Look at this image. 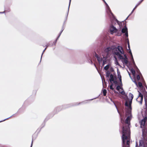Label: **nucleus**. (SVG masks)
<instances>
[{
  "mask_svg": "<svg viewBox=\"0 0 147 147\" xmlns=\"http://www.w3.org/2000/svg\"><path fill=\"white\" fill-rule=\"evenodd\" d=\"M111 83V85L110 86V88L112 90H114V88H113V84L112 82Z\"/></svg>",
  "mask_w": 147,
  "mask_h": 147,
  "instance_id": "a878e982",
  "label": "nucleus"
},
{
  "mask_svg": "<svg viewBox=\"0 0 147 147\" xmlns=\"http://www.w3.org/2000/svg\"><path fill=\"white\" fill-rule=\"evenodd\" d=\"M64 30V28H63V27H62V28L61 31H60V32L59 33V34L58 35V36L57 37V39H59V37L60 36L62 32H63V31Z\"/></svg>",
  "mask_w": 147,
  "mask_h": 147,
  "instance_id": "dca6fc26",
  "label": "nucleus"
},
{
  "mask_svg": "<svg viewBox=\"0 0 147 147\" xmlns=\"http://www.w3.org/2000/svg\"><path fill=\"white\" fill-rule=\"evenodd\" d=\"M144 88V90H145V88Z\"/></svg>",
  "mask_w": 147,
  "mask_h": 147,
  "instance_id": "338daca9",
  "label": "nucleus"
},
{
  "mask_svg": "<svg viewBox=\"0 0 147 147\" xmlns=\"http://www.w3.org/2000/svg\"><path fill=\"white\" fill-rule=\"evenodd\" d=\"M5 9L6 10H5V11H6L7 12H9L10 11V9L9 8H8L7 9V10H6V9Z\"/></svg>",
  "mask_w": 147,
  "mask_h": 147,
  "instance_id": "a19ab883",
  "label": "nucleus"
},
{
  "mask_svg": "<svg viewBox=\"0 0 147 147\" xmlns=\"http://www.w3.org/2000/svg\"><path fill=\"white\" fill-rule=\"evenodd\" d=\"M45 50H44V51H43V52H42V55H41V59H40V61H41V58H42V54H43V53H44V52L45 51Z\"/></svg>",
  "mask_w": 147,
  "mask_h": 147,
  "instance_id": "09e8293b",
  "label": "nucleus"
},
{
  "mask_svg": "<svg viewBox=\"0 0 147 147\" xmlns=\"http://www.w3.org/2000/svg\"><path fill=\"white\" fill-rule=\"evenodd\" d=\"M71 0H69V6H68V11H69V7H70V3H71Z\"/></svg>",
  "mask_w": 147,
  "mask_h": 147,
  "instance_id": "473e14b6",
  "label": "nucleus"
},
{
  "mask_svg": "<svg viewBox=\"0 0 147 147\" xmlns=\"http://www.w3.org/2000/svg\"><path fill=\"white\" fill-rule=\"evenodd\" d=\"M58 39H57V38L54 41V42H53L54 44V45H55V44L57 42V40Z\"/></svg>",
  "mask_w": 147,
  "mask_h": 147,
  "instance_id": "ea45409f",
  "label": "nucleus"
},
{
  "mask_svg": "<svg viewBox=\"0 0 147 147\" xmlns=\"http://www.w3.org/2000/svg\"><path fill=\"white\" fill-rule=\"evenodd\" d=\"M144 86H145L146 88V89L147 90V86H146V84L145 83V84H144Z\"/></svg>",
  "mask_w": 147,
  "mask_h": 147,
  "instance_id": "864d4df0",
  "label": "nucleus"
},
{
  "mask_svg": "<svg viewBox=\"0 0 147 147\" xmlns=\"http://www.w3.org/2000/svg\"><path fill=\"white\" fill-rule=\"evenodd\" d=\"M4 12H5V11H3V12H0V13H4Z\"/></svg>",
  "mask_w": 147,
  "mask_h": 147,
  "instance_id": "6e6d98bb",
  "label": "nucleus"
},
{
  "mask_svg": "<svg viewBox=\"0 0 147 147\" xmlns=\"http://www.w3.org/2000/svg\"><path fill=\"white\" fill-rule=\"evenodd\" d=\"M127 98L128 99V96H127Z\"/></svg>",
  "mask_w": 147,
  "mask_h": 147,
  "instance_id": "774afa93",
  "label": "nucleus"
},
{
  "mask_svg": "<svg viewBox=\"0 0 147 147\" xmlns=\"http://www.w3.org/2000/svg\"><path fill=\"white\" fill-rule=\"evenodd\" d=\"M132 61V63H133V65H134V66H136V64H135V62H134V60H133V61Z\"/></svg>",
  "mask_w": 147,
  "mask_h": 147,
  "instance_id": "58836bf2",
  "label": "nucleus"
},
{
  "mask_svg": "<svg viewBox=\"0 0 147 147\" xmlns=\"http://www.w3.org/2000/svg\"><path fill=\"white\" fill-rule=\"evenodd\" d=\"M128 72V74H129V75L130 76V78H131V75H130V74L129 72Z\"/></svg>",
  "mask_w": 147,
  "mask_h": 147,
  "instance_id": "5fc2aeb1",
  "label": "nucleus"
},
{
  "mask_svg": "<svg viewBox=\"0 0 147 147\" xmlns=\"http://www.w3.org/2000/svg\"><path fill=\"white\" fill-rule=\"evenodd\" d=\"M136 78L138 80H139L140 79V76L139 75H137Z\"/></svg>",
  "mask_w": 147,
  "mask_h": 147,
  "instance_id": "72a5a7b5",
  "label": "nucleus"
},
{
  "mask_svg": "<svg viewBox=\"0 0 147 147\" xmlns=\"http://www.w3.org/2000/svg\"><path fill=\"white\" fill-rule=\"evenodd\" d=\"M144 98L145 102V105H146V106L147 105V98L146 97H144Z\"/></svg>",
  "mask_w": 147,
  "mask_h": 147,
  "instance_id": "393cba45",
  "label": "nucleus"
},
{
  "mask_svg": "<svg viewBox=\"0 0 147 147\" xmlns=\"http://www.w3.org/2000/svg\"><path fill=\"white\" fill-rule=\"evenodd\" d=\"M129 97L131 98V100H132L134 97V96L131 93H129Z\"/></svg>",
  "mask_w": 147,
  "mask_h": 147,
  "instance_id": "6ab92c4d",
  "label": "nucleus"
},
{
  "mask_svg": "<svg viewBox=\"0 0 147 147\" xmlns=\"http://www.w3.org/2000/svg\"><path fill=\"white\" fill-rule=\"evenodd\" d=\"M129 97L131 98V100H132L134 97V96L131 93H129Z\"/></svg>",
  "mask_w": 147,
  "mask_h": 147,
  "instance_id": "aec40b11",
  "label": "nucleus"
},
{
  "mask_svg": "<svg viewBox=\"0 0 147 147\" xmlns=\"http://www.w3.org/2000/svg\"><path fill=\"white\" fill-rule=\"evenodd\" d=\"M32 143H33V141H32V142H31V146H30V147H32Z\"/></svg>",
  "mask_w": 147,
  "mask_h": 147,
  "instance_id": "603ef678",
  "label": "nucleus"
},
{
  "mask_svg": "<svg viewBox=\"0 0 147 147\" xmlns=\"http://www.w3.org/2000/svg\"><path fill=\"white\" fill-rule=\"evenodd\" d=\"M102 1L104 2L106 6L108 5L107 3L106 2L105 0H102Z\"/></svg>",
  "mask_w": 147,
  "mask_h": 147,
  "instance_id": "79ce46f5",
  "label": "nucleus"
},
{
  "mask_svg": "<svg viewBox=\"0 0 147 147\" xmlns=\"http://www.w3.org/2000/svg\"><path fill=\"white\" fill-rule=\"evenodd\" d=\"M81 103H79L78 105H79V104H80Z\"/></svg>",
  "mask_w": 147,
  "mask_h": 147,
  "instance_id": "69168bd1",
  "label": "nucleus"
},
{
  "mask_svg": "<svg viewBox=\"0 0 147 147\" xmlns=\"http://www.w3.org/2000/svg\"><path fill=\"white\" fill-rule=\"evenodd\" d=\"M109 65H107L106 66H105L104 67V69L106 70H107L109 68Z\"/></svg>",
  "mask_w": 147,
  "mask_h": 147,
  "instance_id": "412c9836",
  "label": "nucleus"
},
{
  "mask_svg": "<svg viewBox=\"0 0 147 147\" xmlns=\"http://www.w3.org/2000/svg\"><path fill=\"white\" fill-rule=\"evenodd\" d=\"M47 49V47H46L45 49V50L46 49Z\"/></svg>",
  "mask_w": 147,
  "mask_h": 147,
  "instance_id": "680f3d73",
  "label": "nucleus"
},
{
  "mask_svg": "<svg viewBox=\"0 0 147 147\" xmlns=\"http://www.w3.org/2000/svg\"><path fill=\"white\" fill-rule=\"evenodd\" d=\"M106 63V60H104L103 61V65H104Z\"/></svg>",
  "mask_w": 147,
  "mask_h": 147,
  "instance_id": "f704fd0d",
  "label": "nucleus"
},
{
  "mask_svg": "<svg viewBox=\"0 0 147 147\" xmlns=\"http://www.w3.org/2000/svg\"><path fill=\"white\" fill-rule=\"evenodd\" d=\"M98 97H97L95 98H92V99H90V100H93V99H96V98H98Z\"/></svg>",
  "mask_w": 147,
  "mask_h": 147,
  "instance_id": "3c124183",
  "label": "nucleus"
},
{
  "mask_svg": "<svg viewBox=\"0 0 147 147\" xmlns=\"http://www.w3.org/2000/svg\"><path fill=\"white\" fill-rule=\"evenodd\" d=\"M115 107H116V108H117V112H118V113H119V115H120V116H121V114H120V113L119 111V110H118L117 108V107L116 106V105H115Z\"/></svg>",
  "mask_w": 147,
  "mask_h": 147,
  "instance_id": "37998d69",
  "label": "nucleus"
},
{
  "mask_svg": "<svg viewBox=\"0 0 147 147\" xmlns=\"http://www.w3.org/2000/svg\"><path fill=\"white\" fill-rule=\"evenodd\" d=\"M124 56L125 57V59H127V58L126 56V55H124Z\"/></svg>",
  "mask_w": 147,
  "mask_h": 147,
  "instance_id": "49530a36",
  "label": "nucleus"
},
{
  "mask_svg": "<svg viewBox=\"0 0 147 147\" xmlns=\"http://www.w3.org/2000/svg\"><path fill=\"white\" fill-rule=\"evenodd\" d=\"M131 60L132 61L133 60H134V59H133V55H131Z\"/></svg>",
  "mask_w": 147,
  "mask_h": 147,
  "instance_id": "a18cd8bd",
  "label": "nucleus"
},
{
  "mask_svg": "<svg viewBox=\"0 0 147 147\" xmlns=\"http://www.w3.org/2000/svg\"><path fill=\"white\" fill-rule=\"evenodd\" d=\"M138 92L139 93V95L138 97L136 98V100L141 105L142 104V102L143 98V95L139 91H138Z\"/></svg>",
  "mask_w": 147,
  "mask_h": 147,
  "instance_id": "39448f33",
  "label": "nucleus"
},
{
  "mask_svg": "<svg viewBox=\"0 0 147 147\" xmlns=\"http://www.w3.org/2000/svg\"><path fill=\"white\" fill-rule=\"evenodd\" d=\"M68 12H68V11H67V16H66V18L65 20V22H64V23L63 25H64V23H65V21L67 20V16H68ZM63 26H64V25H63Z\"/></svg>",
  "mask_w": 147,
  "mask_h": 147,
  "instance_id": "2f4dec72",
  "label": "nucleus"
},
{
  "mask_svg": "<svg viewBox=\"0 0 147 147\" xmlns=\"http://www.w3.org/2000/svg\"><path fill=\"white\" fill-rule=\"evenodd\" d=\"M115 57V59H116V57Z\"/></svg>",
  "mask_w": 147,
  "mask_h": 147,
  "instance_id": "0e129e2a",
  "label": "nucleus"
},
{
  "mask_svg": "<svg viewBox=\"0 0 147 147\" xmlns=\"http://www.w3.org/2000/svg\"><path fill=\"white\" fill-rule=\"evenodd\" d=\"M119 79V82H120V83H119V84H120V86H122V83L121 78Z\"/></svg>",
  "mask_w": 147,
  "mask_h": 147,
  "instance_id": "7c9ffc66",
  "label": "nucleus"
},
{
  "mask_svg": "<svg viewBox=\"0 0 147 147\" xmlns=\"http://www.w3.org/2000/svg\"><path fill=\"white\" fill-rule=\"evenodd\" d=\"M121 32L123 33H125L124 35L127 38L128 37V29L126 24L124 25V28L121 30Z\"/></svg>",
  "mask_w": 147,
  "mask_h": 147,
  "instance_id": "423d86ee",
  "label": "nucleus"
},
{
  "mask_svg": "<svg viewBox=\"0 0 147 147\" xmlns=\"http://www.w3.org/2000/svg\"><path fill=\"white\" fill-rule=\"evenodd\" d=\"M114 90V92L115 93H116L117 92H116V91L114 89V90Z\"/></svg>",
  "mask_w": 147,
  "mask_h": 147,
  "instance_id": "4d7b16f0",
  "label": "nucleus"
},
{
  "mask_svg": "<svg viewBox=\"0 0 147 147\" xmlns=\"http://www.w3.org/2000/svg\"><path fill=\"white\" fill-rule=\"evenodd\" d=\"M127 45H128V50H130V46L129 42H128V43Z\"/></svg>",
  "mask_w": 147,
  "mask_h": 147,
  "instance_id": "c9c22d12",
  "label": "nucleus"
},
{
  "mask_svg": "<svg viewBox=\"0 0 147 147\" xmlns=\"http://www.w3.org/2000/svg\"><path fill=\"white\" fill-rule=\"evenodd\" d=\"M121 94L123 95H124L125 94V92L123 90L121 92Z\"/></svg>",
  "mask_w": 147,
  "mask_h": 147,
  "instance_id": "e433bc0d",
  "label": "nucleus"
},
{
  "mask_svg": "<svg viewBox=\"0 0 147 147\" xmlns=\"http://www.w3.org/2000/svg\"><path fill=\"white\" fill-rule=\"evenodd\" d=\"M69 107H70V106H69L66 105H64L63 106L58 107L55 109L54 110V111L55 112L56 111H60L62 109L67 108Z\"/></svg>",
  "mask_w": 147,
  "mask_h": 147,
  "instance_id": "1a4fd4ad",
  "label": "nucleus"
},
{
  "mask_svg": "<svg viewBox=\"0 0 147 147\" xmlns=\"http://www.w3.org/2000/svg\"><path fill=\"white\" fill-rule=\"evenodd\" d=\"M110 71L111 72H113L114 71V69L112 67H111L110 69Z\"/></svg>",
  "mask_w": 147,
  "mask_h": 147,
  "instance_id": "c756f323",
  "label": "nucleus"
},
{
  "mask_svg": "<svg viewBox=\"0 0 147 147\" xmlns=\"http://www.w3.org/2000/svg\"><path fill=\"white\" fill-rule=\"evenodd\" d=\"M132 103V100H130L129 102V104L127 101H126L125 105L126 107H128V109L127 110H130L131 111L132 107H131V105Z\"/></svg>",
  "mask_w": 147,
  "mask_h": 147,
  "instance_id": "6e6552de",
  "label": "nucleus"
},
{
  "mask_svg": "<svg viewBox=\"0 0 147 147\" xmlns=\"http://www.w3.org/2000/svg\"><path fill=\"white\" fill-rule=\"evenodd\" d=\"M114 76L112 74H111L110 75V78L109 79V81H110L111 83L112 82H113V83L116 85L118 84V82L116 80H114Z\"/></svg>",
  "mask_w": 147,
  "mask_h": 147,
  "instance_id": "9d476101",
  "label": "nucleus"
},
{
  "mask_svg": "<svg viewBox=\"0 0 147 147\" xmlns=\"http://www.w3.org/2000/svg\"><path fill=\"white\" fill-rule=\"evenodd\" d=\"M103 94L104 96H105L107 94V90L106 89H104L103 90Z\"/></svg>",
  "mask_w": 147,
  "mask_h": 147,
  "instance_id": "4be33fe9",
  "label": "nucleus"
},
{
  "mask_svg": "<svg viewBox=\"0 0 147 147\" xmlns=\"http://www.w3.org/2000/svg\"><path fill=\"white\" fill-rule=\"evenodd\" d=\"M120 89H121V88L118 85L117 86L116 89L117 90L119 91Z\"/></svg>",
  "mask_w": 147,
  "mask_h": 147,
  "instance_id": "cd10ccee",
  "label": "nucleus"
},
{
  "mask_svg": "<svg viewBox=\"0 0 147 147\" xmlns=\"http://www.w3.org/2000/svg\"><path fill=\"white\" fill-rule=\"evenodd\" d=\"M131 71L132 74L134 76L135 74V70L133 68H132L131 69Z\"/></svg>",
  "mask_w": 147,
  "mask_h": 147,
  "instance_id": "a211bd4d",
  "label": "nucleus"
},
{
  "mask_svg": "<svg viewBox=\"0 0 147 147\" xmlns=\"http://www.w3.org/2000/svg\"><path fill=\"white\" fill-rule=\"evenodd\" d=\"M90 63L91 64H92L93 63V62L92 60H90Z\"/></svg>",
  "mask_w": 147,
  "mask_h": 147,
  "instance_id": "13d9d810",
  "label": "nucleus"
},
{
  "mask_svg": "<svg viewBox=\"0 0 147 147\" xmlns=\"http://www.w3.org/2000/svg\"><path fill=\"white\" fill-rule=\"evenodd\" d=\"M138 85L140 87H142V88H144V87L142 86V83L141 82H138Z\"/></svg>",
  "mask_w": 147,
  "mask_h": 147,
  "instance_id": "bb28decb",
  "label": "nucleus"
},
{
  "mask_svg": "<svg viewBox=\"0 0 147 147\" xmlns=\"http://www.w3.org/2000/svg\"><path fill=\"white\" fill-rule=\"evenodd\" d=\"M94 66H95V67H96V65H95V64H94Z\"/></svg>",
  "mask_w": 147,
  "mask_h": 147,
  "instance_id": "e2e57ef3",
  "label": "nucleus"
},
{
  "mask_svg": "<svg viewBox=\"0 0 147 147\" xmlns=\"http://www.w3.org/2000/svg\"><path fill=\"white\" fill-rule=\"evenodd\" d=\"M95 56L99 62L100 63L102 61V58L100 57L96 52L95 53Z\"/></svg>",
  "mask_w": 147,
  "mask_h": 147,
  "instance_id": "f8f14e48",
  "label": "nucleus"
},
{
  "mask_svg": "<svg viewBox=\"0 0 147 147\" xmlns=\"http://www.w3.org/2000/svg\"><path fill=\"white\" fill-rule=\"evenodd\" d=\"M106 9L107 12L108 14V15L111 20H112V19H115V17L112 12L108 5L106 6Z\"/></svg>",
  "mask_w": 147,
  "mask_h": 147,
  "instance_id": "20e7f679",
  "label": "nucleus"
},
{
  "mask_svg": "<svg viewBox=\"0 0 147 147\" xmlns=\"http://www.w3.org/2000/svg\"><path fill=\"white\" fill-rule=\"evenodd\" d=\"M143 1L142 0H140L136 5L135 7L133 9V10H132L131 13H130V14L129 15V16L127 18L124 20L125 21V20H126L127 18L128 17L130 16L133 13V12L134 11L135 9L139 5H140V4L142 2V1Z\"/></svg>",
  "mask_w": 147,
  "mask_h": 147,
  "instance_id": "9b49d317",
  "label": "nucleus"
},
{
  "mask_svg": "<svg viewBox=\"0 0 147 147\" xmlns=\"http://www.w3.org/2000/svg\"><path fill=\"white\" fill-rule=\"evenodd\" d=\"M122 147H129V144L130 143L129 140H127L126 144H125V140L127 139V138L129 137L130 136V128L128 126L125 127V128L123 127H122Z\"/></svg>",
  "mask_w": 147,
  "mask_h": 147,
  "instance_id": "f257e3e1",
  "label": "nucleus"
},
{
  "mask_svg": "<svg viewBox=\"0 0 147 147\" xmlns=\"http://www.w3.org/2000/svg\"><path fill=\"white\" fill-rule=\"evenodd\" d=\"M115 20L118 24L119 25V27L120 28H121L122 27V22H123V21L122 22H120L118 20H117L115 18V19H112V20Z\"/></svg>",
  "mask_w": 147,
  "mask_h": 147,
  "instance_id": "4468645a",
  "label": "nucleus"
},
{
  "mask_svg": "<svg viewBox=\"0 0 147 147\" xmlns=\"http://www.w3.org/2000/svg\"><path fill=\"white\" fill-rule=\"evenodd\" d=\"M118 71V69H117V71ZM117 74H118V78L119 79H121V76L120 74H119L118 71L117 72Z\"/></svg>",
  "mask_w": 147,
  "mask_h": 147,
  "instance_id": "b1692460",
  "label": "nucleus"
},
{
  "mask_svg": "<svg viewBox=\"0 0 147 147\" xmlns=\"http://www.w3.org/2000/svg\"><path fill=\"white\" fill-rule=\"evenodd\" d=\"M114 53L119 56V58L120 59H123L124 58L121 55V54H123L124 52L123 48L120 46H118L117 47L114 48L113 49Z\"/></svg>",
  "mask_w": 147,
  "mask_h": 147,
  "instance_id": "f03ea898",
  "label": "nucleus"
},
{
  "mask_svg": "<svg viewBox=\"0 0 147 147\" xmlns=\"http://www.w3.org/2000/svg\"><path fill=\"white\" fill-rule=\"evenodd\" d=\"M114 80H116V79H117V76L116 75L114 76Z\"/></svg>",
  "mask_w": 147,
  "mask_h": 147,
  "instance_id": "c03bdc74",
  "label": "nucleus"
},
{
  "mask_svg": "<svg viewBox=\"0 0 147 147\" xmlns=\"http://www.w3.org/2000/svg\"><path fill=\"white\" fill-rule=\"evenodd\" d=\"M134 82L135 84L137 85V82L135 80H134V81H133Z\"/></svg>",
  "mask_w": 147,
  "mask_h": 147,
  "instance_id": "de8ad7c7",
  "label": "nucleus"
},
{
  "mask_svg": "<svg viewBox=\"0 0 147 147\" xmlns=\"http://www.w3.org/2000/svg\"><path fill=\"white\" fill-rule=\"evenodd\" d=\"M131 113V112L130 110H127L125 115L127 117L125 120V123L127 124V126L126 125H123V127H124L125 128L126 127L128 126L129 127V125L130 124V121L132 118V116Z\"/></svg>",
  "mask_w": 147,
  "mask_h": 147,
  "instance_id": "7ed1b4c3",
  "label": "nucleus"
},
{
  "mask_svg": "<svg viewBox=\"0 0 147 147\" xmlns=\"http://www.w3.org/2000/svg\"><path fill=\"white\" fill-rule=\"evenodd\" d=\"M18 114V113L17 112L16 113L13 114L12 115H11V116L9 117L8 118H6V119H4V120H3L2 121H0V122H3V121L6 120L7 119H9V118H10V117H12L15 116L16 115H17Z\"/></svg>",
  "mask_w": 147,
  "mask_h": 147,
  "instance_id": "2eb2a0df",
  "label": "nucleus"
},
{
  "mask_svg": "<svg viewBox=\"0 0 147 147\" xmlns=\"http://www.w3.org/2000/svg\"><path fill=\"white\" fill-rule=\"evenodd\" d=\"M116 33H117V35L118 36H120L122 35V33L121 32H119L117 31Z\"/></svg>",
  "mask_w": 147,
  "mask_h": 147,
  "instance_id": "5701e85b",
  "label": "nucleus"
},
{
  "mask_svg": "<svg viewBox=\"0 0 147 147\" xmlns=\"http://www.w3.org/2000/svg\"><path fill=\"white\" fill-rule=\"evenodd\" d=\"M129 50V52L130 54V55H132V53H131V49H130V50Z\"/></svg>",
  "mask_w": 147,
  "mask_h": 147,
  "instance_id": "4c0bfd02",
  "label": "nucleus"
},
{
  "mask_svg": "<svg viewBox=\"0 0 147 147\" xmlns=\"http://www.w3.org/2000/svg\"><path fill=\"white\" fill-rule=\"evenodd\" d=\"M109 30L111 34H113L114 33H116L118 31V30L114 26L113 24L110 25L109 27Z\"/></svg>",
  "mask_w": 147,
  "mask_h": 147,
  "instance_id": "0eeeda50",
  "label": "nucleus"
},
{
  "mask_svg": "<svg viewBox=\"0 0 147 147\" xmlns=\"http://www.w3.org/2000/svg\"><path fill=\"white\" fill-rule=\"evenodd\" d=\"M117 64V65H118V64H119V63L117 62V64Z\"/></svg>",
  "mask_w": 147,
  "mask_h": 147,
  "instance_id": "052dcab7",
  "label": "nucleus"
},
{
  "mask_svg": "<svg viewBox=\"0 0 147 147\" xmlns=\"http://www.w3.org/2000/svg\"><path fill=\"white\" fill-rule=\"evenodd\" d=\"M112 50V48L110 47H107L105 48L104 49V52L107 53V54L108 55L109 53V52L111 51Z\"/></svg>",
  "mask_w": 147,
  "mask_h": 147,
  "instance_id": "ddd939ff",
  "label": "nucleus"
},
{
  "mask_svg": "<svg viewBox=\"0 0 147 147\" xmlns=\"http://www.w3.org/2000/svg\"><path fill=\"white\" fill-rule=\"evenodd\" d=\"M124 60V62L125 63V64H127L128 63V61L127 60V59H125V58L123 59Z\"/></svg>",
  "mask_w": 147,
  "mask_h": 147,
  "instance_id": "c85d7f7f",
  "label": "nucleus"
},
{
  "mask_svg": "<svg viewBox=\"0 0 147 147\" xmlns=\"http://www.w3.org/2000/svg\"><path fill=\"white\" fill-rule=\"evenodd\" d=\"M110 71H107L106 72V77H109L110 75Z\"/></svg>",
  "mask_w": 147,
  "mask_h": 147,
  "instance_id": "f3484780",
  "label": "nucleus"
},
{
  "mask_svg": "<svg viewBox=\"0 0 147 147\" xmlns=\"http://www.w3.org/2000/svg\"><path fill=\"white\" fill-rule=\"evenodd\" d=\"M126 39V40L127 41V43L129 42V39L128 38V37Z\"/></svg>",
  "mask_w": 147,
  "mask_h": 147,
  "instance_id": "8fccbe9b",
  "label": "nucleus"
},
{
  "mask_svg": "<svg viewBox=\"0 0 147 147\" xmlns=\"http://www.w3.org/2000/svg\"><path fill=\"white\" fill-rule=\"evenodd\" d=\"M49 46V44H47V45H46V46L47 47H48Z\"/></svg>",
  "mask_w": 147,
  "mask_h": 147,
  "instance_id": "bf43d9fd",
  "label": "nucleus"
}]
</instances>
